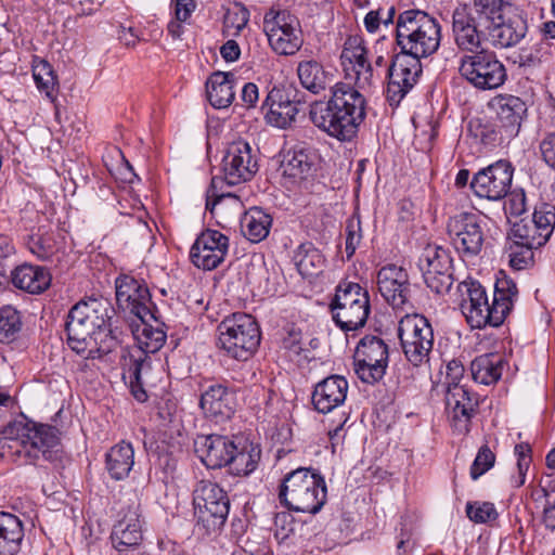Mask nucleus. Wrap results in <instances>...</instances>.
I'll use <instances>...</instances> for the list:
<instances>
[{
    "label": "nucleus",
    "instance_id": "f257e3e1",
    "mask_svg": "<svg viewBox=\"0 0 555 555\" xmlns=\"http://www.w3.org/2000/svg\"><path fill=\"white\" fill-rule=\"evenodd\" d=\"M364 90L350 82H335L327 101H314L310 105V120L330 137L351 142L367 115Z\"/></svg>",
    "mask_w": 555,
    "mask_h": 555
},
{
    "label": "nucleus",
    "instance_id": "f03ea898",
    "mask_svg": "<svg viewBox=\"0 0 555 555\" xmlns=\"http://www.w3.org/2000/svg\"><path fill=\"white\" fill-rule=\"evenodd\" d=\"M460 308L472 328L501 326L512 312L518 299L516 283L503 271L496 278L492 302H489L486 288L476 280L460 283Z\"/></svg>",
    "mask_w": 555,
    "mask_h": 555
},
{
    "label": "nucleus",
    "instance_id": "7ed1b4c3",
    "mask_svg": "<svg viewBox=\"0 0 555 555\" xmlns=\"http://www.w3.org/2000/svg\"><path fill=\"white\" fill-rule=\"evenodd\" d=\"M115 309L103 296L81 299L68 311L65 322L67 344L76 353H83L91 343H98L99 335L117 340V327L113 326Z\"/></svg>",
    "mask_w": 555,
    "mask_h": 555
},
{
    "label": "nucleus",
    "instance_id": "20e7f679",
    "mask_svg": "<svg viewBox=\"0 0 555 555\" xmlns=\"http://www.w3.org/2000/svg\"><path fill=\"white\" fill-rule=\"evenodd\" d=\"M2 434L0 447L3 448L8 439L20 441L21 449L15 454L24 457L25 464L37 465L40 459L48 462L60 459V431L53 425L34 422L21 414L4 427Z\"/></svg>",
    "mask_w": 555,
    "mask_h": 555
},
{
    "label": "nucleus",
    "instance_id": "39448f33",
    "mask_svg": "<svg viewBox=\"0 0 555 555\" xmlns=\"http://www.w3.org/2000/svg\"><path fill=\"white\" fill-rule=\"evenodd\" d=\"M440 41V23L426 11L408 9L398 14L395 42L400 51L428 57L437 52Z\"/></svg>",
    "mask_w": 555,
    "mask_h": 555
},
{
    "label": "nucleus",
    "instance_id": "423d86ee",
    "mask_svg": "<svg viewBox=\"0 0 555 555\" xmlns=\"http://www.w3.org/2000/svg\"><path fill=\"white\" fill-rule=\"evenodd\" d=\"M324 477L311 467H298L286 474L280 485L279 500L287 509L318 514L326 503Z\"/></svg>",
    "mask_w": 555,
    "mask_h": 555
},
{
    "label": "nucleus",
    "instance_id": "0eeeda50",
    "mask_svg": "<svg viewBox=\"0 0 555 555\" xmlns=\"http://www.w3.org/2000/svg\"><path fill=\"white\" fill-rule=\"evenodd\" d=\"M192 496L195 530L203 535L219 533L230 512L228 493L217 482L203 479L196 482Z\"/></svg>",
    "mask_w": 555,
    "mask_h": 555
},
{
    "label": "nucleus",
    "instance_id": "6e6552de",
    "mask_svg": "<svg viewBox=\"0 0 555 555\" xmlns=\"http://www.w3.org/2000/svg\"><path fill=\"white\" fill-rule=\"evenodd\" d=\"M218 346L229 357L247 361L257 351L261 334L256 319L244 312L227 317L218 325Z\"/></svg>",
    "mask_w": 555,
    "mask_h": 555
},
{
    "label": "nucleus",
    "instance_id": "1a4fd4ad",
    "mask_svg": "<svg viewBox=\"0 0 555 555\" xmlns=\"http://www.w3.org/2000/svg\"><path fill=\"white\" fill-rule=\"evenodd\" d=\"M332 319L344 332L363 327L371 311L369 292L359 283L341 281L330 302Z\"/></svg>",
    "mask_w": 555,
    "mask_h": 555
},
{
    "label": "nucleus",
    "instance_id": "9d476101",
    "mask_svg": "<svg viewBox=\"0 0 555 555\" xmlns=\"http://www.w3.org/2000/svg\"><path fill=\"white\" fill-rule=\"evenodd\" d=\"M459 73L479 91L499 89L507 80L505 65L494 51L488 49H480L473 54H464L460 60Z\"/></svg>",
    "mask_w": 555,
    "mask_h": 555
},
{
    "label": "nucleus",
    "instance_id": "9b49d317",
    "mask_svg": "<svg viewBox=\"0 0 555 555\" xmlns=\"http://www.w3.org/2000/svg\"><path fill=\"white\" fill-rule=\"evenodd\" d=\"M398 337L406 360L414 366L429 361L434 347V330L422 314H406L398 324Z\"/></svg>",
    "mask_w": 555,
    "mask_h": 555
},
{
    "label": "nucleus",
    "instance_id": "f8f14e48",
    "mask_svg": "<svg viewBox=\"0 0 555 555\" xmlns=\"http://www.w3.org/2000/svg\"><path fill=\"white\" fill-rule=\"evenodd\" d=\"M422 59L402 51L396 52L391 56V62L387 67L386 88V100L390 106H399L417 83L423 73Z\"/></svg>",
    "mask_w": 555,
    "mask_h": 555
},
{
    "label": "nucleus",
    "instance_id": "ddd939ff",
    "mask_svg": "<svg viewBox=\"0 0 555 555\" xmlns=\"http://www.w3.org/2000/svg\"><path fill=\"white\" fill-rule=\"evenodd\" d=\"M490 17L473 12L468 7H459L452 13V34L456 47L468 54L480 51L488 39Z\"/></svg>",
    "mask_w": 555,
    "mask_h": 555
},
{
    "label": "nucleus",
    "instance_id": "4468645a",
    "mask_svg": "<svg viewBox=\"0 0 555 555\" xmlns=\"http://www.w3.org/2000/svg\"><path fill=\"white\" fill-rule=\"evenodd\" d=\"M306 103V94L296 87L272 88L262 102L261 109L268 125L287 129L295 121L299 106Z\"/></svg>",
    "mask_w": 555,
    "mask_h": 555
},
{
    "label": "nucleus",
    "instance_id": "2eb2a0df",
    "mask_svg": "<svg viewBox=\"0 0 555 555\" xmlns=\"http://www.w3.org/2000/svg\"><path fill=\"white\" fill-rule=\"evenodd\" d=\"M116 301L119 308L128 310L141 321L158 322V309L152 301L149 287L143 280L121 274L115 281Z\"/></svg>",
    "mask_w": 555,
    "mask_h": 555
},
{
    "label": "nucleus",
    "instance_id": "dca6fc26",
    "mask_svg": "<svg viewBox=\"0 0 555 555\" xmlns=\"http://www.w3.org/2000/svg\"><path fill=\"white\" fill-rule=\"evenodd\" d=\"M481 222L475 212H460L449 219L448 234L463 258H474L482 250L485 232Z\"/></svg>",
    "mask_w": 555,
    "mask_h": 555
},
{
    "label": "nucleus",
    "instance_id": "f3484780",
    "mask_svg": "<svg viewBox=\"0 0 555 555\" xmlns=\"http://www.w3.org/2000/svg\"><path fill=\"white\" fill-rule=\"evenodd\" d=\"M514 170L508 160L500 159L477 171L469 183L470 189L480 198L502 201L512 188Z\"/></svg>",
    "mask_w": 555,
    "mask_h": 555
},
{
    "label": "nucleus",
    "instance_id": "a211bd4d",
    "mask_svg": "<svg viewBox=\"0 0 555 555\" xmlns=\"http://www.w3.org/2000/svg\"><path fill=\"white\" fill-rule=\"evenodd\" d=\"M221 169L229 185L250 181L259 169L257 150L244 140L230 143L223 155Z\"/></svg>",
    "mask_w": 555,
    "mask_h": 555
},
{
    "label": "nucleus",
    "instance_id": "6ab92c4d",
    "mask_svg": "<svg viewBox=\"0 0 555 555\" xmlns=\"http://www.w3.org/2000/svg\"><path fill=\"white\" fill-rule=\"evenodd\" d=\"M229 250V237L218 230L202 231L190 249V260L198 269L214 270L223 261Z\"/></svg>",
    "mask_w": 555,
    "mask_h": 555
},
{
    "label": "nucleus",
    "instance_id": "aec40b11",
    "mask_svg": "<svg viewBox=\"0 0 555 555\" xmlns=\"http://www.w3.org/2000/svg\"><path fill=\"white\" fill-rule=\"evenodd\" d=\"M527 33V15L517 8H508L505 13L492 20L489 39L493 47L506 49L518 44Z\"/></svg>",
    "mask_w": 555,
    "mask_h": 555
},
{
    "label": "nucleus",
    "instance_id": "412c9836",
    "mask_svg": "<svg viewBox=\"0 0 555 555\" xmlns=\"http://www.w3.org/2000/svg\"><path fill=\"white\" fill-rule=\"evenodd\" d=\"M199 408L208 422L223 427L231 422L235 413V395L224 385H210L201 395Z\"/></svg>",
    "mask_w": 555,
    "mask_h": 555
},
{
    "label": "nucleus",
    "instance_id": "4be33fe9",
    "mask_svg": "<svg viewBox=\"0 0 555 555\" xmlns=\"http://www.w3.org/2000/svg\"><path fill=\"white\" fill-rule=\"evenodd\" d=\"M446 405L455 429L468 433L470 421L478 411V397L465 385L450 384L446 389Z\"/></svg>",
    "mask_w": 555,
    "mask_h": 555
},
{
    "label": "nucleus",
    "instance_id": "5701e85b",
    "mask_svg": "<svg viewBox=\"0 0 555 555\" xmlns=\"http://www.w3.org/2000/svg\"><path fill=\"white\" fill-rule=\"evenodd\" d=\"M382 297L393 308L403 309L409 302L411 287L408 272L396 264L383 267L377 273Z\"/></svg>",
    "mask_w": 555,
    "mask_h": 555
},
{
    "label": "nucleus",
    "instance_id": "b1692460",
    "mask_svg": "<svg viewBox=\"0 0 555 555\" xmlns=\"http://www.w3.org/2000/svg\"><path fill=\"white\" fill-rule=\"evenodd\" d=\"M488 107L496 115V120L505 133V138H515L527 116V104L513 94H498L488 102Z\"/></svg>",
    "mask_w": 555,
    "mask_h": 555
},
{
    "label": "nucleus",
    "instance_id": "393cba45",
    "mask_svg": "<svg viewBox=\"0 0 555 555\" xmlns=\"http://www.w3.org/2000/svg\"><path fill=\"white\" fill-rule=\"evenodd\" d=\"M152 353L141 348H129L122 354L124 377H128L137 400H146V392L143 387L152 382L153 358Z\"/></svg>",
    "mask_w": 555,
    "mask_h": 555
},
{
    "label": "nucleus",
    "instance_id": "a878e982",
    "mask_svg": "<svg viewBox=\"0 0 555 555\" xmlns=\"http://www.w3.org/2000/svg\"><path fill=\"white\" fill-rule=\"evenodd\" d=\"M235 446L231 438L219 434L198 436L194 441L195 453L210 469L227 467Z\"/></svg>",
    "mask_w": 555,
    "mask_h": 555
},
{
    "label": "nucleus",
    "instance_id": "bb28decb",
    "mask_svg": "<svg viewBox=\"0 0 555 555\" xmlns=\"http://www.w3.org/2000/svg\"><path fill=\"white\" fill-rule=\"evenodd\" d=\"M348 387L347 379L341 375H331L322 379L312 392L314 409L323 414L332 412L345 402Z\"/></svg>",
    "mask_w": 555,
    "mask_h": 555
},
{
    "label": "nucleus",
    "instance_id": "cd10ccee",
    "mask_svg": "<svg viewBox=\"0 0 555 555\" xmlns=\"http://www.w3.org/2000/svg\"><path fill=\"white\" fill-rule=\"evenodd\" d=\"M297 77L304 89L312 94H320L335 83V74L321 62L309 59L297 64Z\"/></svg>",
    "mask_w": 555,
    "mask_h": 555
},
{
    "label": "nucleus",
    "instance_id": "c85d7f7f",
    "mask_svg": "<svg viewBox=\"0 0 555 555\" xmlns=\"http://www.w3.org/2000/svg\"><path fill=\"white\" fill-rule=\"evenodd\" d=\"M9 284L29 294H41L51 284V274L44 267L30 263L14 266L9 273Z\"/></svg>",
    "mask_w": 555,
    "mask_h": 555
},
{
    "label": "nucleus",
    "instance_id": "c756f323",
    "mask_svg": "<svg viewBox=\"0 0 555 555\" xmlns=\"http://www.w3.org/2000/svg\"><path fill=\"white\" fill-rule=\"evenodd\" d=\"M341 59L348 60L354 73V83L360 89H369L373 85V67L367 60V50L357 38L345 42Z\"/></svg>",
    "mask_w": 555,
    "mask_h": 555
},
{
    "label": "nucleus",
    "instance_id": "7c9ffc66",
    "mask_svg": "<svg viewBox=\"0 0 555 555\" xmlns=\"http://www.w3.org/2000/svg\"><path fill=\"white\" fill-rule=\"evenodd\" d=\"M143 539L142 525L137 512L132 511L119 519L111 533L112 544L120 554L137 548Z\"/></svg>",
    "mask_w": 555,
    "mask_h": 555
},
{
    "label": "nucleus",
    "instance_id": "2f4dec72",
    "mask_svg": "<svg viewBox=\"0 0 555 555\" xmlns=\"http://www.w3.org/2000/svg\"><path fill=\"white\" fill-rule=\"evenodd\" d=\"M236 78L232 73L215 72L206 81V93L210 105L217 109L229 107L234 98Z\"/></svg>",
    "mask_w": 555,
    "mask_h": 555
},
{
    "label": "nucleus",
    "instance_id": "473e14b6",
    "mask_svg": "<svg viewBox=\"0 0 555 555\" xmlns=\"http://www.w3.org/2000/svg\"><path fill=\"white\" fill-rule=\"evenodd\" d=\"M134 465V450L125 440L114 444L105 454V468L116 481L126 479Z\"/></svg>",
    "mask_w": 555,
    "mask_h": 555
},
{
    "label": "nucleus",
    "instance_id": "72a5a7b5",
    "mask_svg": "<svg viewBox=\"0 0 555 555\" xmlns=\"http://www.w3.org/2000/svg\"><path fill=\"white\" fill-rule=\"evenodd\" d=\"M24 539L21 519L8 512H0V555H16Z\"/></svg>",
    "mask_w": 555,
    "mask_h": 555
},
{
    "label": "nucleus",
    "instance_id": "f704fd0d",
    "mask_svg": "<svg viewBox=\"0 0 555 555\" xmlns=\"http://www.w3.org/2000/svg\"><path fill=\"white\" fill-rule=\"evenodd\" d=\"M504 364V359L498 353L481 354L470 363L472 376L476 383L494 384L501 378Z\"/></svg>",
    "mask_w": 555,
    "mask_h": 555
},
{
    "label": "nucleus",
    "instance_id": "c9c22d12",
    "mask_svg": "<svg viewBox=\"0 0 555 555\" xmlns=\"http://www.w3.org/2000/svg\"><path fill=\"white\" fill-rule=\"evenodd\" d=\"M272 217L260 207L249 208L241 220V229L244 236L251 243H259L270 232Z\"/></svg>",
    "mask_w": 555,
    "mask_h": 555
},
{
    "label": "nucleus",
    "instance_id": "e433bc0d",
    "mask_svg": "<svg viewBox=\"0 0 555 555\" xmlns=\"http://www.w3.org/2000/svg\"><path fill=\"white\" fill-rule=\"evenodd\" d=\"M293 259L298 272L304 276L318 275L325 263L324 256L311 242L300 244Z\"/></svg>",
    "mask_w": 555,
    "mask_h": 555
},
{
    "label": "nucleus",
    "instance_id": "4c0bfd02",
    "mask_svg": "<svg viewBox=\"0 0 555 555\" xmlns=\"http://www.w3.org/2000/svg\"><path fill=\"white\" fill-rule=\"evenodd\" d=\"M260 454V449L253 443L244 446L241 449L235 446L234 452L231 454L232 459H230L227 465L230 474L234 476H248L257 468Z\"/></svg>",
    "mask_w": 555,
    "mask_h": 555
},
{
    "label": "nucleus",
    "instance_id": "58836bf2",
    "mask_svg": "<svg viewBox=\"0 0 555 555\" xmlns=\"http://www.w3.org/2000/svg\"><path fill=\"white\" fill-rule=\"evenodd\" d=\"M267 37L271 48L281 55H294L302 46L299 26L275 29Z\"/></svg>",
    "mask_w": 555,
    "mask_h": 555
},
{
    "label": "nucleus",
    "instance_id": "ea45409f",
    "mask_svg": "<svg viewBox=\"0 0 555 555\" xmlns=\"http://www.w3.org/2000/svg\"><path fill=\"white\" fill-rule=\"evenodd\" d=\"M158 319L160 314L158 313ZM150 320L142 321V330L135 335L137 344L131 348H141L146 353L155 354L165 344L167 335L164 322L158 320L157 325L153 326L149 323Z\"/></svg>",
    "mask_w": 555,
    "mask_h": 555
},
{
    "label": "nucleus",
    "instance_id": "a19ab883",
    "mask_svg": "<svg viewBox=\"0 0 555 555\" xmlns=\"http://www.w3.org/2000/svg\"><path fill=\"white\" fill-rule=\"evenodd\" d=\"M468 131L486 146H495L506 139L500 125L481 118L470 119Z\"/></svg>",
    "mask_w": 555,
    "mask_h": 555
},
{
    "label": "nucleus",
    "instance_id": "79ce46f5",
    "mask_svg": "<svg viewBox=\"0 0 555 555\" xmlns=\"http://www.w3.org/2000/svg\"><path fill=\"white\" fill-rule=\"evenodd\" d=\"M418 268L423 273L452 269L450 251L438 245H427L418 259Z\"/></svg>",
    "mask_w": 555,
    "mask_h": 555
},
{
    "label": "nucleus",
    "instance_id": "37998d69",
    "mask_svg": "<svg viewBox=\"0 0 555 555\" xmlns=\"http://www.w3.org/2000/svg\"><path fill=\"white\" fill-rule=\"evenodd\" d=\"M508 236L509 240L522 242L535 247H541L547 242L543 233L538 229V224L532 219H521L515 222L508 232Z\"/></svg>",
    "mask_w": 555,
    "mask_h": 555
},
{
    "label": "nucleus",
    "instance_id": "c03bdc74",
    "mask_svg": "<svg viewBox=\"0 0 555 555\" xmlns=\"http://www.w3.org/2000/svg\"><path fill=\"white\" fill-rule=\"evenodd\" d=\"M354 357L373 362H388L389 351L386 343L378 336L365 335L357 345Z\"/></svg>",
    "mask_w": 555,
    "mask_h": 555
},
{
    "label": "nucleus",
    "instance_id": "a18cd8bd",
    "mask_svg": "<svg viewBox=\"0 0 555 555\" xmlns=\"http://www.w3.org/2000/svg\"><path fill=\"white\" fill-rule=\"evenodd\" d=\"M20 311L12 306L0 308V344H11L18 337L22 330Z\"/></svg>",
    "mask_w": 555,
    "mask_h": 555
},
{
    "label": "nucleus",
    "instance_id": "49530a36",
    "mask_svg": "<svg viewBox=\"0 0 555 555\" xmlns=\"http://www.w3.org/2000/svg\"><path fill=\"white\" fill-rule=\"evenodd\" d=\"M388 362H373L367 359L354 357V372L359 379L365 384L374 385L386 374Z\"/></svg>",
    "mask_w": 555,
    "mask_h": 555
},
{
    "label": "nucleus",
    "instance_id": "de8ad7c7",
    "mask_svg": "<svg viewBox=\"0 0 555 555\" xmlns=\"http://www.w3.org/2000/svg\"><path fill=\"white\" fill-rule=\"evenodd\" d=\"M537 248L538 247L522 242L509 240V236L507 235L505 249L508 254L511 267L516 270H521L533 262V250Z\"/></svg>",
    "mask_w": 555,
    "mask_h": 555
},
{
    "label": "nucleus",
    "instance_id": "09e8293b",
    "mask_svg": "<svg viewBox=\"0 0 555 555\" xmlns=\"http://www.w3.org/2000/svg\"><path fill=\"white\" fill-rule=\"evenodd\" d=\"M16 264V248L13 240L4 234L0 235V288L9 285V273Z\"/></svg>",
    "mask_w": 555,
    "mask_h": 555
},
{
    "label": "nucleus",
    "instance_id": "8fccbe9b",
    "mask_svg": "<svg viewBox=\"0 0 555 555\" xmlns=\"http://www.w3.org/2000/svg\"><path fill=\"white\" fill-rule=\"evenodd\" d=\"M532 220L548 241L555 228V205L545 202L539 203L534 207Z\"/></svg>",
    "mask_w": 555,
    "mask_h": 555
},
{
    "label": "nucleus",
    "instance_id": "3c124183",
    "mask_svg": "<svg viewBox=\"0 0 555 555\" xmlns=\"http://www.w3.org/2000/svg\"><path fill=\"white\" fill-rule=\"evenodd\" d=\"M294 26H299V23L287 11L274 10L272 8L263 16V31L266 35L273 34L275 29L282 30Z\"/></svg>",
    "mask_w": 555,
    "mask_h": 555
},
{
    "label": "nucleus",
    "instance_id": "603ef678",
    "mask_svg": "<svg viewBox=\"0 0 555 555\" xmlns=\"http://www.w3.org/2000/svg\"><path fill=\"white\" fill-rule=\"evenodd\" d=\"M465 512L469 520L475 524H487L498 518L499 514L491 502H467Z\"/></svg>",
    "mask_w": 555,
    "mask_h": 555
},
{
    "label": "nucleus",
    "instance_id": "864d4df0",
    "mask_svg": "<svg viewBox=\"0 0 555 555\" xmlns=\"http://www.w3.org/2000/svg\"><path fill=\"white\" fill-rule=\"evenodd\" d=\"M543 42H535L529 47H524L515 55L514 63L525 69H533L540 66L543 57Z\"/></svg>",
    "mask_w": 555,
    "mask_h": 555
},
{
    "label": "nucleus",
    "instance_id": "5fc2aeb1",
    "mask_svg": "<svg viewBox=\"0 0 555 555\" xmlns=\"http://www.w3.org/2000/svg\"><path fill=\"white\" fill-rule=\"evenodd\" d=\"M312 165L311 156L306 151H294L285 164V172L293 178H302Z\"/></svg>",
    "mask_w": 555,
    "mask_h": 555
},
{
    "label": "nucleus",
    "instance_id": "6e6d98bb",
    "mask_svg": "<svg viewBox=\"0 0 555 555\" xmlns=\"http://www.w3.org/2000/svg\"><path fill=\"white\" fill-rule=\"evenodd\" d=\"M424 281L433 292L436 294H446L450 291L453 284V272L452 269L430 271L423 273Z\"/></svg>",
    "mask_w": 555,
    "mask_h": 555
},
{
    "label": "nucleus",
    "instance_id": "4d7b16f0",
    "mask_svg": "<svg viewBox=\"0 0 555 555\" xmlns=\"http://www.w3.org/2000/svg\"><path fill=\"white\" fill-rule=\"evenodd\" d=\"M346 257L349 260L356 253L357 247L359 246L362 240L361 232V220L358 214H353L346 221Z\"/></svg>",
    "mask_w": 555,
    "mask_h": 555
},
{
    "label": "nucleus",
    "instance_id": "13d9d810",
    "mask_svg": "<svg viewBox=\"0 0 555 555\" xmlns=\"http://www.w3.org/2000/svg\"><path fill=\"white\" fill-rule=\"evenodd\" d=\"M28 249L41 260H49L55 253V244L52 235H31L28 240Z\"/></svg>",
    "mask_w": 555,
    "mask_h": 555
},
{
    "label": "nucleus",
    "instance_id": "bf43d9fd",
    "mask_svg": "<svg viewBox=\"0 0 555 555\" xmlns=\"http://www.w3.org/2000/svg\"><path fill=\"white\" fill-rule=\"evenodd\" d=\"M494 463L495 454L491 451L488 444H482L470 466V478L473 480H477L480 476L491 469Z\"/></svg>",
    "mask_w": 555,
    "mask_h": 555
},
{
    "label": "nucleus",
    "instance_id": "052dcab7",
    "mask_svg": "<svg viewBox=\"0 0 555 555\" xmlns=\"http://www.w3.org/2000/svg\"><path fill=\"white\" fill-rule=\"evenodd\" d=\"M508 8H513L506 0H474L473 7L468 8L473 12L490 17L491 21L505 13Z\"/></svg>",
    "mask_w": 555,
    "mask_h": 555
},
{
    "label": "nucleus",
    "instance_id": "680f3d73",
    "mask_svg": "<svg viewBox=\"0 0 555 555\" xmlns=\"http://www.w3.org/2000/svg\"><path fill=\"white\" fill-rule=\"evenodd\" d=\"M504 205L506 215L518 217L526 211V193L524 189H511Z\"/></svg>",
    "mask_w": 555,
    "mask_h": 555
},
{
    "label": "nucleus",
    "instance_id": "e2e57ef3",
    "mask_svg": "<svg viewBox=\"0 0 555 555\" xmlns=\"http://www.w3.org/2000/svg\"><path fill=\"white\" fill-rule=\"evenodd\" d=\"M545 465L548 472L542 475L539 482L552 496L555 493V447L546 454Z\"/></svg>",
    "mask_w": 555,
    "mask_h": 555
},
{
    "label": "nucleus",
    "instance_id": "0e129e2a",
    "mask_svg": "<svg viewBox=\"0 0 555 555\" xmlns=\"http://www.w3.org/2000/svg\"><path fill=\"white\" fill-rule=\"evenodd\" d=\"M235 8L237 11H229L227 13L224 23L227 26L234 27L236 30L235 34H238L247 25L249 21V12L241 3H235Z\"/></svg>",
    "mask_w": 555,
    "mask_h": 555
},
{
    "label": "nucleus",
    "instance_id": "69168bd1",
    "mask_svg": "<svg viewBox=\"0 0 555 555\" xmlns=\"http://www.w3.org/2000/svg\"><path fill=\"white\" fill-rule=\"evenodd\" d=\"M275 535L278 539H287L295 530L294 518L286 512L278 513L274 517Z\"/></svg>",
    "mask_w": 555,
    "mask_h": 555
},
{
    "label": "nucleus",
    "instance_id": "338daca9",
    "mask_svg": "<svg viewBox=\"0 0 555 555\" xmlns=\"http://www.w3.org/2000/svg\"><path fill=\"white\" fill-rule=\"evenodd\" d=\"M539 147L542 159L550 168L555 170V129L545 133Z\"/></svg>",
    "mask_w": 555,
    "mask_h": 555
},
{
    "label": "nucleus",
    "instance_id": "774afa93",
    "mask_svg": "<svg viewBox=\"0 0 555 555\" xmlns=\"http://www.w3.org/2000/svg\"><path fill=\"white\" fill-rule=\"evenodd\" d=\"M43 69H47V77L44 78L40 73H34V79L37 88L40 91H43L48 98H52L54 87L56 85V78L53 76L52 70L48 65H44Z\"/></svg>",
    "mask_w": 555,
    "mask_h": 555
}]
</instances>
